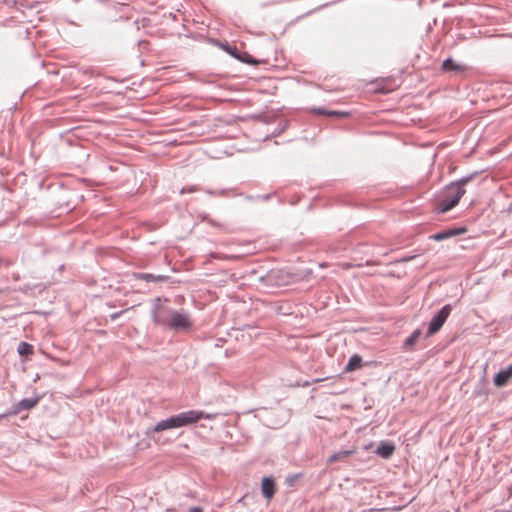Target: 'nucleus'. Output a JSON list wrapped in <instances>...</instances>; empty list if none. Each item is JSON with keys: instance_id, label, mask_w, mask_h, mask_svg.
Wrapping results in <instances>:
<instances>
[{"instance_id": "nucleus-1", "label": "nucleus", "mask_w": 512, "mask_h": 512, "mask_svg": "<svg viewBox=\"0 0 512 512\" xmlns=\"http://www.w3.org/2000/svg\"><path fill=\"white\" fill-rule=\"evenodd\" d=\"M213 416L205 414L203 411L190 410L171 416L170 418L158 422L154 427V432H161L167 429L179 428L197 423L201 419H212Z\"/></svg>"}, {"instance_id": "nucleus-2", "label": "nucleus", "mask_w": 512, "mask_h": 512, "mask_svg": "<svg viewBox=\"0 0 512 512\" xmlns=\"http://www.w3.org/2000/svg\"><path fill=\"white\" fill-rule=\"evenodd\" d=\"M472 176L464 177L447 188V196L440 202V210L447 212L454 208L465 194L464 186L470 182Z\"/></svg>"}, {"instance_id": "nucleus-3", "label": "nucleus", "mask_w": 512, "mask_h": 512, "mask_svg": "<svg viewBox=\"0 0 512 512\" xmlns=\"http://www.w3.org/2000/svg\"><path fill=\"white\" fill-rule=\"evenodd\" d=\"M451 310V305L447 304L433 317L429 324L427 336H432L441 329L449 317Z\"/></svg>"}, {"instance_id": "nucleus-4", "label": "nucleus", "mask_w": 512, "mask_h": 512, "mask_svg": "<svg viewBox=\"0 0 512 512\" xmlns=\"http://www.w3.org/2000/svg\"><path fill=\"white\" fill-rule=\"evenodd\" d=\"M166 324L174 330H182L190 327L189 317L184 312L173 311Z\"/></svg>"}, {"instance_id": "nucleus-5", "label": "nucleus", "mask_w": 512, "mask_h": 512, "mask_svg": "<svg viewBox=\"0 0 512 512\" xmlns=\"http://www.w3.org/2000/svg\"><path fill=\"white\" fill-rule=\"evenodd\" d=\"M261 491L263 496L270 501L276 492L275 481L270 477H264L261 481Z\"/></svg>"}, {"instance_id": "nucleus-6", "label": "nucleus", "mask_w": 512, "mask_h": 512, "mask_svg": "<svg viewBox=\"0 0 512 512\" xmlns=\"http://www.w3.org/2000/svg\"><path fill=\"white\" fill-rule=\"evenodd\" d=\"M511 378H512V364L509 365L506 369L499 371L494 376L493 381H494L495 386L503 387V386L507 385V383L510 381Z\"/></svg>"}, {"instance_id": "nucleus-7", "label": "nucleus", "mask_w": 512, "mask_h": 512, "mask_svg": "<svg viewBox=\"0 0 512 512\" xmlns=\"http://www.w3.org/2000/svg\"><path fill=\"white\" fill-rule=\"evenodd\" d=\"M464 231H465V229H459V230L448 229V230H444L442 232L431 235L430 239H432L434 241H442V240L448 239L452 236L459 235V234L463 233Z\"/></svg>"}, {"instance_id": "nucleus-8", "label": "nucleus", "mask_w": 512, "mask_h": 512, "mask_svg": "<svg viewBox=\"0 0 512 512\" xmlns=\"http://www.w3.org/2000/svg\"><path fill=\"white\" fill-rule=\"evenodd\" d=\"M363 367L362 358L358 354H354L350 357L344 371L347 373L361 369Z\"/></svg>"}, {"instance_id": "nucleus-9", "label": "nucleus", "mask_w": 512, "mask_h": 512, "mask_svg": "<svg viewBox=\"0 0 512 512\" xmlns=\"http://www.w3.org/2000/svg\"><path fill=\"white\" fill-rule=\"evenodd\" d=\"M394 451H395V446L390 443H382L377 448V454H379L380 456H382L383 458H386V459L390 458L392 456V454L394 453Z\"/></svg>"}, {"instance_id": "nucleus-10", "label": "nucleus", "mask_w": 512, "mask_h": 512, "mask_svg": "<svg viewBox=\"0 0 512 512\" xmlns=\"http://www.w3.org/2000/svg\"><path fill=\"white\" fill-rule=\"evenodd\" d=\"M37 402V399H23L17 404L15 408V413L17 414L21 410H29L33 408L37 404Z\"/></svg>"}, {"instance_id": "nucleus-11", "label": "nucleus", "mask_w": 512, "mask_h": 512, "mask_svg": "<svg viewBox=\"0 0 512 512\" xmlns=\"http://www.w3.org/2000/svg\"><path fill=\"white\" fill-rule=\"evenodd\" d=\"M353 453H354L353 450L340 451V452L334 453L333 455H331L328 458V462L329 463H334V462L340 461V460L350 456Z\"/></svg>"}, {"instance_id": "nucleus-12", "label": "nucleus", "mask_w": 512, "mask_h": 512, "mask_svg": "<svg viewBox=\"0 0 512 512\" xmlns=\"http://www.w3.org/2000/svg\"><path fill=\"white\" fill-rule=\"evenodd\" d=\"M421 335V330L416 329L405 341V347H412L415 345Z\"/></svg>"}, {"instance_id": "nucleus-13", "label": "nucleus", "mask_w": 512, "mask_h": 512, "mask_svg": "<svg viewBox=\"0 0 512 512\" xmlns=\"http://www.w3.org/2000/svg\"><path fill=\"white\" fill-rule=\"evenodd\" d=\"M18 352L20 355L33 354V346L26 342H21L18 347Z\"/></svg>"}, {"instance_id": "nucleus-14", "label": "nucleus", "mask_w": 512, "mask_h": 512, "mask_svg": "<svg viewBox=\"0 0 512 512\" xmlns=\"http://www.w3.org/2000/svg\"><path fill=\"white\" fill-rule=\"evenodd\" d=\"M442 68L446 71H452L457 70L459 66L452 59H446L442 64Z\"/></svg>"}, {"instance_id": "nucleus-15", "label": "nucleus", "mask_w": 512, "mask_h": 512, "mask_svg": "<svg viewBox=\"0 0 512 512\" xmlns=\"http://www.w3.org/2000/svg\"><path fill=\"white\" fill-rule=\"evenodd\" d=\"M320 114L328 115V116H336V117H346L348 113L346 112H339V111H324V110H318Z\"/></svg>"}, {"instance_id": "nucleus-16", "label": "nucleus", "mask_w": 512, "mask_h": 512, "mask_svg": "<svg viewBox=\"0 0 512 512\" xmlns=\"http://www.w3.org/2000/svg\"><path fill=\"white\" fill-rule=\"evenodd\" d=\"M340 267L342 269L347 270V269H350L352 267V264H350V263H342V264H340Z\"/></svg>"}, {"instance_id": "nucleus-17", "label": "nucleus", "mask_w": 512, "mask_h": 512, "mask_svg": "<svg viewBox=\"0 0 512 512\" xmlns=\"http://www.w3.org/2000/svg\"><path fill=\"white\" fill-rule=\"evenodd\" d=\"M189 512H203L202 508L200 507H192Z\"/></svg>"}, {"instance_id": "nucleus-18", "label": "nucleus", "mask_w": 512, "mask_h": 512, "mask_svg": "<svg viewBox=\"0 0 512 512\" xmlns=\"http://www.w3.org/2000/svg\"><path fill=\"white\" fill-rule=\"evenodd\" d=\"M366 265H368V266L379 265V262H375V261H367V262H366Z\"/></svg>"}]
</instances>
